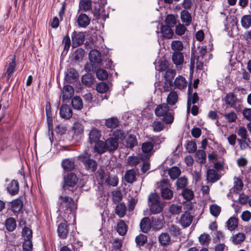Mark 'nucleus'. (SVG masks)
I'll return each mask as SVG.
<instances>
[{"mask_svg":"<svg viewBox=\"0 0 251 251\" xmlns=\"http://www.w3.org/2000/svg\"><path fill=\"white\" fill-rule=\"evenodd\" d=\"M174 84L176 88L183 90L186 88L187 82L184 77L179 75L175 79Z\"/></svg>","mask_w":251,"mask_h":251,"instance_id":"aec40b11","label":"nucleus"},{"mask_svg":"<svg viewBox=\"0 0 251 251\" xmlns=\"http://www.w3.org/2000/svg\"><path fill=\"white\" fill-rule=\"evenodd\" d=\"M78 178L75 174L70 173L64 177L63 188L64 190L73 191L77 185Z\"/></svg>","mask_w":251,"mask_h":251,"instance_id":"20e7f679","label":"nucleus"},{"mask_svg":"<svg viewBox=\"0 0 251 251\" xmlns=\"http://www.w3.org/2000/svg\"><path fill=\"white\" fill-rule=\"evenodd\" d=\"M85 169L90 172H94L98 167L97 162L94 159H90L83 164Z\"/></svg>","mask_w":251,"mask_h":251,"instance_id":"473e14b6","label":"nucleus"},{"mask_svg":"<svg viewBox=\"0 0 251 251\" xmlns=\"http://www.w3.org/2000/svg\"><path fill=\"white\" fill-rule=\"evenodd\" d=\"M153 147L154 145L151 142H145L142 145V150L144 153H148L152 150Z\"/></svg>","mask_w":251,"mask_h":251,"instance_id":"052dcab7","label":"nucleus"},{"mask_svg":"<svg viewBox=\"0 0 251 251\" xmlns=\"http://www.w3.org/2000/svg\"><path fill=\"white\" fill-rule=\"evenodd\" d=\"M176 184L177 189H183L187 185V179L185 177H181L177 180Z\"/></svg>","mask_w":251,"mask_h":251,"instance_id":"680f3d73","label":"nucleus"},{"mask_svg":"<svg viewBox=\"0 0 251 251\" xmlns=\"http://www.w3.org/2000/svg\"><path fill=\"white\" fill-rule=\"evenodd\" d=\"M77 22L79 26L86 27L90 22V19L86 14H80L77 17Z\"/></svg>","mask_w":251,"mask_h":251,"instance_id":"4be33fe9","label":"nucleus"},{"mask_svg":"<svg viewBox=\"0 0 251 251\" xmlns=\"http://www.w3.org/2000/svg\"><path fill=\"white\" fill-rule=\"evenodd\" d=\"M62 94L63 100H69L74 94V89L71 85H66L63 87Z\"/></svg>","mask_w":251,"mask_h":251,"instance_id":"ddd939ff","label":"nucleus"},{"mask_svg":"<svg viewBox=\"0 0 251 251\" xmlns=\"http://www.w3.org/2000/svg\"><path fill=\"white\" fill-rule=\"evenodd\" d=\"M101 136V131L94 128L92 129L89 134V139L91 143H96V142L100 140Z\"/></svg>","mask_w":251,"mask_h":251,"instance_id":"6ab92c4d","label":"nucleus"},{"mask_svg":"<svg viewBox=\"0 0 251 251\" xmlns=\"http://www.w3.org/2000/svg\"><path fill=\"white\" fill-rule=\"evenodd\" d=\"M105 142L107 150L109 152L115 151L118 147V142L113 137L107 138Z\"/></svg>","mask_w":251,"mask_h":251,"instance_id":"4468645a","label":"nucleus"},{"mask_svg":"<svg viewBox=\"0 0 251 251\" xmlns=\"http://www.w3.org/2000/svg\"><path fill=\"white\" fill-rule=\"evenodd\" d=\"M160 27L162 35L164 38L167 39L172 38L174 35V32L173 30L171 29L172 27L161 25Z\"/></svg>","mask_w":251,"mask_h":251,"instance_id":"bb28decb","label":"nucleus"},{"mask_svg":"<svg viewBox=\"0 0 251 251\" xmlns=\"http://www.w3.org/2000/svg\"><path fill=\"white\" fill-rule=\"evenodd\" d=\"M16 65L15 56H14L11 62L5 65L2 77L6 82H8L10 78L13 75L15 71Z\"/></svg>","mask_w":251,"mask_h":251,"instance_id":"423d86ee","label":"nucleus"},{"mask_svg":"<svg viewBox=\"0 0 251 251\" xmlns=\"http://www.w3.org/2000/svg\"><path fill=\"white\" fill-rule=\"evenodd\" d=\"M72 105L74 109L80 110L83 107V102L80 97L75 96L72 100Z\"/></svg>","mask_w":251,"mask_h":251,"instance_id":"4c0bfd02","label":"nucleus"},{"mask_svg":"<svg viewBox=\"0 0 251 251\" xmlns=\"http://www.w3.org/2000/svg\"><path fill=\"white\" fill-rule=\"evenodd\" d=\"M169 175L172 179H175L180 175L181 171L177 167H173L169 169Z\"/></svg>","mask_w":251,"mask_h":251,"instance_id":"49530a36","label":"nucleus"},{"mask_svg":"<svg viewBox=\"0 0 251 251\" xmlns=\"http://www.w3.org/2000/svg\"><path fill=\"white\" fill-rule=\"evenodd\" d=\"M172 60L176 65H180L184 61L183 54L179 51L174 52L172 55Z\"/></svg>","mask_w":251,"mask_h":251,"instance_id":"c756f323","label":"nucleus"},{"mask_svg":"<svg viewBox=\"0 0 251 251\" xmlns=\"http://www.w3.org/2000/svg\"><path fill=\"white\" fill-rule=\"evenodd\" d=\"M116 229L120 235L124 236L126 233L127 226L123 220H121L117 224Z\"/></svg>","mask_w":251,"mask_h":251,"instance_id":"2f4dec72","label":"nucleus"},{"mask_svg":"<svg viewBox=\"0 0 251 251\" xmlns=\"http://www.w3.org/2000/svg\"><path fill=\"white\" fill-rule=\"evenodd\" d=\"M119 120L116 117H112L105 120V125L110 128H115L119 124Z\"/></svg>","mask_w":251,"mask_h":251,"instance_id":"f704fd0d","label":"nucleus"},{"mask_svg":"<svg viewBox=\"0 0 251 251\" xmlns=\"http://www.w3.org/2000/svg\"><path fill=\"white\" fill-rule=\"evenodd\" d=\"M112 135L113 137L119 142V141H123L125 139L126 133L123 130L117 129L113 131Z\"/></svg>","mask_w":251,"mask_h":251,"instance_id":"a19ab883","label":"nucleus"},{"mask_svg":"<svg viewBox=\"0 0 251 251\" xmlns=\"http://www.w3.org/2000/svg\"><path fill=\"white\" fill-rule=\"evenodd\" d=\"M195 157L197 161L202 164L205 162L206 154L203 150H198L196 153Z\"/></svg>","mask_w":251,"mask_h":251,"instance_id":"37998d69","label":"nucleus"},{"mask_svg":"<svg viewBox=\"0 0 251 251\" xmlns=\"http://www.w3.org/2000/svg\"><path fill=\"white\" fill-rule=\"evenodd\" d=\"M155 114L157 117H162V122L166 124H171L174 121L173 111L167 103L159 104L155 109Z\"/></svg>","mask_w":251,"mask_h":251,"instance_id":"f03ea898","label":"nucleus"},{"mask_svg":"<svg viewBox=\"0 0 251 251\" xmlns=\"http://www.w3.org/2000/svg\"><path fill=\"white\" fill-rule=\"evenodd\" d=\"M149 205L152 213L155 214L161 212L163 204L160 201V197L156 193H151L148 197Z\"/></svg>","mask_w":251,"mask_h":251,"instance_id":"7ed1b4c3","label":"nucleus"},{"mask_svg":"<svg viewBox=\"0 0 251 251\" xmlns=\"http://www.w3.org/2000/svg\"><path fill=\"white\" fill-rule=\"evenodd\" d=\"M210 213L214 217H217L221 212V207L216 204H212L210 206Z\"/></svg>","mask_w":251,"mask_h":251,"instance_id":"69168bd1","label":"nucleus"},{"mask_svg":"<svg viewBox=\"0 0 251 251\" xmlns=\"http://www.w3.org/2000/svg\"><path fill=\"white\" fill-rule=\"evenodd\" d=\"M96 76L99 80H105L108 77V74L105 69H99L97 71Z\"/></svg>","mask_w":251,"mask_h":251,"instance_id":"864d4df0","label":"nucleus"},{"mask_svg":"<svg viewBox=\"0 0 251 251\" xmlns=\"http://www.w3.org/2000/svg\"><path fill=\"white\" fill-rule=\"evenodd\" d=\"M183 198L187 201H190L194 198V194L192 190L189 189H185L182 192Z\"/></svg>","mask_w":251,"mask_h":251,"instance_id":"13d9d810","label":"nucleus"},{"mask_svg":"<svg viewBox=\"0 0 251 251\" xmlns=\"http://www.w3.org/2000/svg\"><path fill=\"white\" fill-rule=\"evenodd\" d=\"M193 217L189 212H185L181 215L179 223L183 227L189 226L192 223Z\"/></svg>","mask_w":251,"mask_h":251,"instance_id":"9b49d317","label":"nucleus"},{"mask_svg":"<svg viewBox=\"0 0 251 251\" xmlns=\"http://www.w3.org/2000/svg\"><path fill=\"white\" fill-rule=\"evenodd\" d=\"M151 221L156 229H160L164 224V216L162 214L154 215L151 217Z\"/></svg>","mask_w":251,"mask_h":251,"instance_id":"dca6fc26","label":"nucleus"},{"mask_svg":"<svg viewBox=\"0 0 251 251\" xmlns=\"http://www.w3.org/2000/svg\"><path fill=\"white\" fill-rule=\"evenodd\" d=\"M126 211V207L124 203H120L116 205L115 213L119 217H123L125 215Z\"/></svg>","mask_w":251,"mask_h":251,"instance_id":"e433bc0d","label":"nucleus"},{"mask_svg":"<svg viewBox=\"0 0 251 251\" xmlns=\"http://www.w3.org/2000/svg\"><path fill=\"white\" fill-rule=\"evenodd\" d=\"M59 210L64 211L65 214L74 216V212L76 208L73 199L68 196L62 195L60 196L58 200Z\"/></svg>","mask_w":251,"mask_h":251,"instance_id":"f257e3e1","label":"nucleus"},{"mask_svg":"<svg viewBox=\"0 0 251 251\" xmlns=\"http://www.w3.org/2000/svg\"><path fill=\"white\" fill-rule=\"evenodd\" d=\"M245 234L243 233H238L232 237V242L235 244H238L243 242L245 239Z\"/></svg>","mask_w":251,"mask_h":251,"instance_id":"6e6d98bb","label":"nucleus"},{"mask_svg":"<svg viewBox=\"0 0 251 251\" xmlns=\"http://www.w3.org/2000/svg\"><path fill=\"white\" fill-rule=\"evenodd\" d=\"M60 115L65 119L71 118L73 115V112L70 106L67 104L62 105L60 109Z\"/></svg>","mask_w":251,"mask_h":251,"instance_id":"f8f14e48","label":"nucleus"},{"mask_svg":"<svg viewBox=\"0 0 251 251\" xmlns=\"http://www.w3.org/2000/svg\"><path fill=\"white\" fill-rule=\"evenodd\" d=\"M108 89V84L104 82H101L97 84L96 86L97 91L100 93L106 92Z\"/></svg>","mask_w":251,"mask_h":251,"instance_id":"bf43d9fd","label":"nucleus"},{"mask_svg":"<svg viewBox=\"0 0 251 251\" xmlns=\"http://www.w3.org/2000/svg\"><path fill=\"white\" fill-rule=\"evenodd\" d=\"M7 193L11 196H15L19 192V183L18 180L13 179L8 184L6 187Z\"/></svg>","mask_w":251,"mask_h":251,"instance_id":"9d476101","label":"nucleus"},{"mask_svg":"<svg viewBox=\"0 0 251 251\" xmlns=\"http://www.w3.org/2000/svg\"><path fill=\"white\" fill-rule=\"evenodd\" d=\"M137 140L135 135L130 134L126 139V147L132 149L137 145Z\"/></svg>","mask_w":251,"mask_h":251,"instance_id":"ea45409f","label":"nucleus"},{"mask_svg":"<svg viewBox=\"0 0 251 251\" xmlns=\"http://www.w3.org/2000/svg\"><path fill=\"white\" fill-rule=\"evenodd\" d=\"M140 226L142 232L148 233L151 229V220L149 217L143 218L140 222Z\"/></svg>","mask_w":251,"mask_h":251,"instance_id":"b1692460","label":"nucleus"},{"mask_svg":"<svg viewBox=\"0 0 251 251\" xmlns=\"http://www.w3.org/2000/svg\"><path fill=\"white\" fill-rule=\"evenodd\" d=\"M227 229L233 231L238 226V219L235 217H230L226 223Z\"/></svg>","mask_w":251,"mask_h":251,"instance_id":"72a5a7b5","label":"nucleus"},{"mask_svg":"<svg viewBox=\"0 0 251 251\" xmlns=\"http://www.w3.org/2000/svg\"><path fill=\"white\" fill-rule=\"evenodd\" d=\"M90 62L93 64H99L101 61L100 52L97 50H92L89 54Z\"/></svg>","mask_w":251,"mask_h":251,"instance_id":"a211bd4d","label":"nucleus"},{"mask_svg":"<svg viewBox=\"0 0 251 251\" xmlns=\"http://www.w3.org/2000/svg\"><path fill=\"white\" fill-rule=\"evenodd\" d=\"M22 234L24 240H31L32 232L29 228L25 226L23 229Z\"/></svg>","mask_w":251,"mask_h":251,"instance_id":"8fccbe9b","label":"nucleus"},{"mask_svg":"<svg viewBox=\"0 0 251 251\" xmlns=\"http://www.w3.org/2000/svg\"><path fill=\"white\" fill-rule=\"evenodd\" d=\"M78 77V74L76 71L73 68L68 70L66 74L65 79L69 83H73L76 81Z\"/></svg>","mask_w":251,"mask_h":251,"instance_id":"f3484780","label":"nucleus"},{"mask_svg":"<svg viewBox=\"0 0 251 251\" xmlns=\"http://www.w3.org/2000/svg\"><path fill=\"white\" fill-rule=\"evenodd\" d=\"M23 207V202L22 201L19 199H15L11 202V210L15 214L21 211Z\"/></svg>","mask_w":251,"mask_h":251,"instance_id":"393cba45","label":"nucleus"},{"mask_svg":"<svg viewBox=\"0 0 251 251\" xmlns=\"http://www.w3.org/2000/svg\"><path fill=\"white\" fill-rule=\"evenodd\" d=\"M137 171L134 169L126 171L125 175V180L129 183H132L136 180Z\"/></svg>","mask_w":251,"mask_h":251,"instance_id":"5701e85b","label":"nucleus"},{"mask_svg":"<svg viewBox=\"0 0 251 251\" xmlns=\"http://www.w3.org/2000/svg\"><path fill=\"white\" fill-rule=\"evenodd\" d=\"M135 242L138 246H143L147 242V237L144 234H140L136 236L135 238Z\"/></svg>","mask_w":251,"mask_h":251,"instance_id":"603ef678","label":"nucleus"},{"mask_svg":"<svg viewBox=\"0 0 251 251\" xmlns=\"http://www.w3.org/2000/svg\"><path fill=\"white\" fill-rule=\"evenodd\" d=\"M105 181L108 185L115 187L118 185L119 179L117 176H109Z\"/></svg>","mask_w":251,"mask_h":251,"instance_id":"338daca9","label":"nucleus"},{"mask_svg":"<svg viewBox=\"0 0 251 251\" xmlns=\"http://www.w3.org/2000/svg\"><path fill=\"white\" fill-rule=\"evenodd\" d=\"M243 187V184L241 179L239 178H236L234 182V192L238 193L240 191H241Z\"/></svg>","mask_w":251,"mask_h":251,"instance_id":"4d7b16f0","label":"nucleus"},{"mask_svg":"<svg viewBox=\"0 0 251 251\" xmlns=\"http://www.w3.org/2000/svg\"><path fill=\"white\" fill-rule=\"evenodd\" d=\"M85 51L84 50L79 48L77 49L74 52V58L75 60L80 61L84 56Z\"/></svg>","mask_w":251,"mask_h":251,"instance_id":"e2e57ef3","label":"nucleus"},{"mask_svg":"<svg viewBox=\"0 0 251 251\" xmlns=\"http://www.w3.org/2000/svg\"><path fill=\"white\" fill-rule=\"evenodd\" d=\"M57 232L58 236L62 238L65 239L69 233L68 226L67 221H65L64 223L60 224L58 226Z\"/></svg>","mask_w":251,"mask_h":251,"instance_id":"2eb2a0df","label":"nucleus"},{"mask_svg":"<svg viewBox=\"0 0 251 251\" xmlns=\"http://www.w3.org/2000/svg\"><path fill=\"white\" fill-rule=\"evenodd\" d=\"M188 94L187 111L189 112L190 110L191 105L196 103L199 101V98L196 92L193 93L190 85L188 86Z\"/></svg>","mask_w":251,"mask_h":251,"instance_id":"0eeeda50","label":"nucleus"},{"mask_svg":"<svg viewBox=\"0 0 251 251\" xmlns=\"http://www.w3.org/2000/svg\"><path fill=\"white\" fill-rule=\"evenodd\" d=\"M180 18L183 24L188 26L192 21V17L190 13L187 10H183L180 13Z\"/></svg>","mask_w":251,"mask_h":251,"instance_id":"a878e982","label":"nucleus"},{"mask_svg":"<svg viewBox=\"0 0 251 251\" xmlns=\"http://www.w3.org/2000/svg\"><path fill=\"white\" fill-rule=\"evenodd\" d=\"M152 126L153 127V131L155 132H160L162 131L164 127L163 124L158 121H155L153 122Z\"/></svg>","mask_w":251,"mask_h":251,"instance_id":"0e129e2a","label":"nucleus"},{"mask_svg":"<svg viewBox=\"0 0 251 251\" xmlns=\"http://www.w3.org/2000/svg\"><path fill=\"white\" fill-rule=\"evenodd\" d=\"M62 166L64 170L70 172L75 168V163L71 159H65L62 162Z\"/></svg>","mask_w":251,"mask_h":251,"instance_id":"c9c22d12","label":"nucleus"},{"mask_svg":"<svg viewBox=\"0 0 251 251\" xmlns=\"http://www.w3.org/2000/svg\"><path fill=\"white\" fill-rule=\"evenodd\" d=\"M72 47L76 48L82 45L85 40V35L82 32L74 31L72 35Z\"/></svg>","mask_w":251,"mask_h":251,"instance_id":"1a4fd4ad","label":"nucleus"},{"mask_svg":"<svg viewBox=\"0 0 251 251\" xmlns=\"http://www.w3.org/2000/svg\"><path fill=\"white\" fill-rule=\"evenodd\" d=\"M242 26L245 29H248L251 26V15H246L242 17L241 20Z\"/></svg>","mask_w":251,"mask_h":251,"instance_id":"a18cd8bd","label":"nucleus"},{"mask_svg":"<svg viewBox=\"0 0 251 251\" xmlns=\"http://www.w3.org/2000/svg\"><path fill=\"white\" fill-rule=\"evenodd\" d=\"M148 157L143 154H139L137 156H129L126 160V164L132 167L136 166L139 163L148 159Z\"/></svg>","mask_w":251,"mask_h":251,"instance_id":"6e6552de","label":"nucleus"},{"mask_svg":"<svg viewBox=\"0 0 251 251\" xmlns=\"http://www.w3.org/2000/svg\"><path fill=\"white\" fill-rule=\"evenodd\" d=\"M95 151L99 154H102L107 151L105 141L99 140L95 143L94 147Z\"/></svg>","mask_w":251,"mask_h":251,"instance_id":"c85d7f7f","label":"nucleus"},{"mask_svg":"<svg viewBox=\"0 0 251 251\" xmlns=\"http://www.w3.org/2000/svg\"><path fill=\"white\" fill-rule=\"evenodd\" d=\"M5 226L9 231H13L16 227V222L13 218H9L5 221Z\"/></svg>","mask_w":251,"mask_h":251,"instance_id":"79ce46f5","label":"nucleus"},{"mask_svg":"<svg viewBox=\"0 0 251 251\" xmlns=\"http://www.w3.org/2000/svg\"><path fill=\"white\" fill-rule=\"evenodd\" d=\"M223 117L229 123L235 122L237 118L236 114L233 111L224 114Z\"/></svg>","mask_w":251,"mask_h":251,"instance_id":"3c124183","label":"nucleus"},{"mask_svg":"<svg viewBox=\"0 0 251 251\" xmlns=\"http://www.w3.org/2000/svg\"><path fill=\"white\" fill-rule=\"evenodd\" d=\"M79 7L84 11L90 10L92 8L91 0H80L79 1Z\"/></svg>","mask_w":251,"mask_h":251,"instance_id":"c03bdc74","label":"nucleus"},{"mask_svg":"<svg viewBox=\"0 0 251 251\" xmlns=\"http://www.w3.org/2000/svg\"><path fill=\"white\" fill-rule=\"evenodd\" d=\"M91 154L89 153L86 151L82 153L80 155L78 156V160L81 161L83 164L85 163L88 160L90 159Z\"/></svg>","mask_w":251,"mask_h":251,"instance_id":"774afa93","label":"nucleus"},{"mask_svg":"<svg viewBox=\"0 0 251 251\" xmlns=\"http://www.w3.org/2000/svg\"><path fill=\"white\" fill-rule=\"evenodd\" d=\"M159 242L161 245L166 246L171 242V238L167 233H162L158 237Z\"/></svg>","mask_w":251,"mask_h":251,"instance_id":"58836bf2","label":"nucleus"},{"mask_svg":"<svg viewBox=\"0 0 251 251\" xmlns=\"http://www.w3.org/2000/svg\"><path fill=\"white\" fill-rule=\"evenodd\" d=\"M219 175L214 169H208L207 171V180L212 183L215 182L219 179Z\"/></svg>","mask_w":251,"mask_h":251,"instance_id":"cd10ccee","label":"nucleus"},{"mask_svg":"<svg viewBox=\"0 0 251 251\" xmlns=\"http://www.w3.org/2000/svg\"><path fill=\"white\" fill-rule=\"evenodd\" d=\"M237 141L239 143L241 150H244L248 148L251 149V146L250 145V139L249 138L247 139H238Z\"/></svg>","mask_w":251,"mask_h":251,"instance_id":"de8ad7c7","label":"nucleus"},{"mask_svg":"<svg viewBox=\"0 0 251 251\" xmlns=\"http://www.w3.org/2000/svg\"><path fill=\"white\" fill-rule=\"evenodd\" d=\"M171 48L174 52H180L183 49V45L181 41L174 40L171 43Z\"/></svg>","mask_w":251,"mask_h":251,"instance_id":"09e8293b","label":"nucleus"},{"mask_svg":"<svg viewBox=\"0 0 251 251\" xmlns=\"http://www.w3.org/2000/svg\"><path fill=\"white\" fill-rule=\"evenodd\" d=\"M165 23L167 26L172 27L175 26L176 24V20L175 16L171 14L167 15L165 19Z\"/></svg>","mask_w":251,"mask_h":251,"instance_id":"5fc2aeb1","label":"nucleus"},{"mask_svg":"<svg viewBox=\"0 0 251 251\" xmlns=\"http://www.w3.org/2000/svg\"><path fill=\"white\" fill-rule=\"evenodd\" d=\"M226 103L230 107H233L237 101L236 96L232 93L227 94L225 98Z\"/></svg>","mask_w":251,"mask_h":251,"instance_id":"7c9ffc66","label":"nucleus"},{"mask_svg":"<svg viewBox=\"0 0 251 251\" xmlns=\"http://www.w3.org/2000/svg\"><path fill=\"white\" fill-rule=\"evenodd\" d=\"M178 100V95L176 91H171L167 96L166 101L167 104L170 106L175 105Z\"/></svg>","mask_w":251,"mask_h":251,"instance_id":"412c9836","label":"nucleus"},{"mask_svg":"<svg viewBox=\"0 0 251 251\" xmlns=\"http://www.w3.org/2000/svg\"><path fill=\"white\" fill-rule=\"evenodd\" d=\"M170 184L168 180L163 179L160 182L159 188L161 191V196L165 200H171L173 196V192L170 189Z\"/></svg>","mask_w":251,"mask_h":251,"instance_id":"39448f33","label":"nucleus"}]
</instances>
